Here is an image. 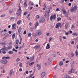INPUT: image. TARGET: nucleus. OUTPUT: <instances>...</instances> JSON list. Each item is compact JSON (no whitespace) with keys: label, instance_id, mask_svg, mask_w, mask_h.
<instances>
[{"label":"nucleus","instance_id":"nucleus-45","mask_svg":"<svg viewBox=\"0 0 78 78\" xmlns=\"http://www.w3.org/2000/svg\"><path fill=\"white\" fill-rule=\"evenodd\" d=\"M51 39H52V38H51V37H50L49 40V42H50V41H51Z\"/></svg>","mask_w":78,"mask_h":78},{"label":"nucleus","instance_id":"nucleus-42","mask_svg":"<svg viewBox=\"0 0 78 78\" xmlns=\"http://www.w3.org/2000/svg\"><path fill=\"white\" fill-rule=\"evenodd\" d=\"M8 45H9L10 46L11 45H12V42H10L8 43Z\"/></svg>","mask_w":78,"mask_h":78},{"label":"nucleus","instance_id":"nucleus-60","mask_svg":"<svg viewBox=\"0 0 78 78\" xmlns=\"http://www.w3.org/2000/svg\"><path fill=\"white\" fill-rule=\"evenodd\" d=\"M30 16V14H29L27 16V18H28Z\"/></svg>","mask_w":78,"mask_h":78},{"label":"nucleus","instance_id":"nucleus-53","mask_svg":"<svg viewBox=\"0 0 78 78\" xmlns=\"http://www.w3.org/2000/svg\"><path fill=\"white\" fill-rule=\"evenodd\" d=\"M9 34H11L12 33V32L10 31H9Z\"/></svg>","mask_w":78,"mask_h":78},{"label":"nucleus","instance_id":"nucleus-3","mask_svg":"<svg viewBox=\"0 0 78 78\" xmlns=\"http://www.w3.org/2000/svg\"><path fill=\"white\" fill-rule=\"evenodd\" d=\"M36 33L38 36H40L41 35H42V32L40 30H37L36 31Z\"/></svg>","mask_w":78,"mask_h":78},{"label":"nucleus","instance_id":"nucleus-44","mask_svg":"<svg viewBox=\"0 0 78 78\" xmlns=\"http://www.w3.org/2000/svg\"><path fill=\"white\" fill-rule=\"evenodd\" d=\"M64 0H62L61 1V3L62 4H63V3H64Z\"/></svg>","mask_w":78,"mask_h":78},{"label":"nucleus","instance_id":"nucleus-54","mask_svg":"<svg viewBox=\"0 0 78 78\" xmlns=\"http://www.w3.org/2000/svg\"><path fill=\"white\" fill-rule=\"evenodd\" d=\"M19 66L20 67H22V64L21 63L19 65Z\"/></svg>","mask_w":78,"mask_h":78},{"label":"nucleus","instance_id":"nucleus-32","mask_svg":"<svg viewBox=\"0 0 78 78\" xmlns=\"http://www.w3.org/2000/svg\"><path fill=\"white\" fill-rule=\"evenodd\" d=\"M67 27H68V25H67V23H66L65 26V28H67Z\"/></svg>","mask_w":78,"mask_h":78},{"label":"nucleus","instance_id":"nucleus-4","mask_svg":"<svg viewBox=\"0 0 78 78\" xmlns=\"http://www.w3.org/2000/svg\"><path fill=\"white\" fill-rule=\"evenodd\" d=\"M45 19L44 17H42L41 18V19L39 20V22L40 23H44Z\"/></svg>","mask_w":78,"mask_h":78},{"label":"nucleus","instance_id":"nucleus-64","mask_svg":"<svg viewBox=\"0 0 78 78\" xmlns=\"http://www.w3.org/2000/svg\"><path fill=\"white\" fill-rule=\"evenodd\" d=\"M65 34H66V35H69V33H68V32L66 33H65Z\"/></svg>","mask_w":78,"mask_h":78},{"label":"nucleus","instance_id":"nucleus-2","mask_svg":"<svg viewBox=\"0 0 78 78\" xmlns=\"http://www.w3.org/2000/svg\"><path fill=\"white\" fill-rule=\"evenodd\" d=\"M76 9H77V6L76 5L75 6H74V7L71 8L70 11L71 12H73V11L75 12V11H76Z\"/></svg>","mask_w":78,"mask_h":78},{"label":"nucleus","instance_id":"nucleus-41","mask_svg":"<svg viewBox=\"0 0 78 78\" xmlns=\"http://www.w3.org/2000/svg\"><path fill=\"white\" fill-rule=\"evenodd\" d=\"M41 68V65H40L38 67V70H39Z\"/></svg>","mask_w":78,"mask_h":78},{"label":"nucleus","instance_id":"nucleus-40","mask_svg":"<svg viewBox=\"0 0 78 78\" xmlns=\"http://www.w3.org/2000/svg\"><path fill=\"white\" fill-rule=\"evenodd\" d=\"M14 19V17H10V20H13V19Z\"/></svg>","mask_w":78,"mask_h":78},{"label":"nucleus","instance_id":"nucleus-7","mask_svg":"<svg viewBox=\"0 0 78 78\" xmlns=\"http://www.w3.org/2000/svg\"><path fill=\"white\" fill-rule=\"evenodd\" d=\"M0 62H1V63H2V64H4V65H6L8 62V61H7V60H1L0 61Z\"/></svg>","mask_w":78,"mask_h":78},{"label":"nucleus","instance_id":"nucleus-38","mask_svg":"<svg viewBox=\"0 0 78 78\" xmlns=\"http://www.w3.org/2000/svg\"><path fill=\"white\" fill-rule=\"evenodd\" d=\"M72 73V70H71L69 71L68 72V74H70L71 73Z\"/></svg>","mask_w":78,"mask_h":78},{"label":"nucleus","instance_id":"nucleus-11","mask_svg":"<svg viewBox=\"0 0 78 78\" xmlns=\"http://www.w3.org/2000/svg\"><path fill=\"white\" fill-rule=\"evenodd\" d=\"M45 72H42L41 75V78H43L45 76Z\"/></svg>","mask_w":78,"mask_h":78},{"label":"nucleus","instance_id":"nucleus-57","mask_svg":"<svg viewBox=\"0 0 78 78\" xmlns=\"http://www.w3.org/2000/svg\"><path fill=\"white\" fill-rule=\"evenodd\" d=\"M5 15H2L1 16V17H5Z\"/></svg>","mask_w":78,"mask_h":78},{"label":"nucleus","instance_id":"nucleus-6","mask_svg":"<svg viewBox=\"0 0 78 78\" xmlns=\"http://www.w3.org/2000/svg\"><path fill=\"white\" fill-rule=\"evenodd\" d=\"M18 32L19 36L21 37V36L20 35V34H22V28H21V27H19V28L18 30Z\"/></svg>","mask_w":78,"mask_h":78},{"label":"nucleus","instance_id":"nucleus-61","mask_svg":"<svg viewBox=\"0 0 78 78\" xmlns=\"http://www.w3.org/2000/svg\"><path fill=\"white\" fill-rule=\"evenodd\" d=\"M75 27V26L73 25H72V28H73Z\"/></svg>","mask_w":78,"mask_h":78},{"label":"nucleus","instance_id":"nucleus-50","mask_svg":"<svg viewBox=\"0 0 78 78\" xmlns=\"http://www.w3.org/2000/svg\"><path fill=\"white\" fill-rule=\"evenodd\" d=\"M48 61H49V63H50V64H51V61H50V58H49L48 59Z\"/></svg>","mask_w":78,"mask_h":78},{"label":"nucleus","instance_id":"nucleus-49","mask_svg":"<svg viewBox=\"0 0 78 78\" xmlns=\"http://www.w3.org/2000/svg\"><path fill=\"white\" fill-rule=\"evenodd\" d=\"M43 6L44 8H46V4L44 3Z\"/></svg>","mask_w":78,"mask_h":78},{"label":"nucleus","instance_id":"nucleus-29","mask_svg":"<svg viewBox=\"0 0 78 78\" xmlns=\"http://www.w3.org/2000/svg\"><path fill=\"white\" fill-rule=\"evenodd\" d=\"M61 20V18L60 17H58L57 19V22H59V21H60Z\"/></svg>","mask_w":78,"mask_h":78},{"label":"nucleus","instance_id":"nucleus-15","mask_svg":"<svg viewBox=\"0 0 78 78\" xmlns=\"http://www.w3.org/2000/svg\"><path fill=\"white\" fill-rule=\"evenodd\" d=\"M36 48V50H38L39 49V48H40V45H36V46L34 47V48Z\"/></svg>","mask_w":78,"mask_h":78},{"label":"nucleus","instance_id":"nucleus-18","mask_svg":"<svg viewBox=\"0 0 78 78\" xmlns=\"http://www.w3.org/2000/svg\"><path fill=\"white\" fill-rule=\"evenodd\" d=\"M50 48V44H48L46 48L47 49H49Z\"/></svg>","mask_w":78,"mask_h":78},{"label":"nucleus","instance_id":"nucleus-12","mask_svg":"<svg viewBox=\"0 0 78 78\" xmlns=\"http://www.w3.org/2000/svg\"><path fill=\"white\" fill-rule=\"evenodd\" d=\"M6 41H4V42H2V43H0V44L1 45L3 46V47H5V45H6Z\"/></svg>","mask_w":78,"mask_h":78},{"label":"nucleus","instance_id":"nucleus-17","mask_svg":"<svg viewBox=\"0 0 78 78\" xmlns=\"http://www.w3.org/2000/svg\"><path fill=\"white\" fill-rule=\"evenodd\" d=\"M16 26V24H14L12 25V30H16V28L15 27Z\"/></svg>","mask_w":78,"mask_h":78},{"label":"nucleus","instance_id":"nucleus-19","mask_svg":"<svg viewBox=\"0 0 78 78\" xmlns=\"http://www.w3.org/2000/svg\"><path fill=\"white\" fill-rule=\"evenodd\" d=\"M38 25H39L38 22H37L35 25V28H36Z\"/></svg>","mask_w":78,"mask_h":78},{"label":"nucleus","instance_id":"nucleus-21","mask_svg":"<svg viewBox=\"0 0 78 78\" xmlns=\"http://www.w3.org/2000/svg\"><path fill=\"white\" fill-rule=\"evenodd\" d=\"M5 33H5V32L4 31V30H2L1 33L2 35L3 36V35H5Z\"/></svg>","mask_w":78,"mask_h":78},{"label":"nucleus","instance_id":"nucleus-33","mask_svg":"<svg viewBox=\"0 0 78 78\" xmlns=\"http://www.w3.org/2000/svg\"><path fill=\"white\" fill-rule=\"evenodd\" d=\"M29 4L32 6L33 5V2H32L31 1L29 2Z\"/></svg>","mask_w":78,"mask_h":78},{"label":"nucleus","instance_id":"nucleus-27","mask_svg":"<svg viewBox=\"0 0 78 78\" xmlns=\"http://www.w3.org/2000/svg\"><path fill=\"white\" fill-rule=\"evenodd\" d=\"M22 23V21L21 20H19L17 22V23L18 25H20V23Z\"/></svg>","mask_w":78,"mask_h":78},{"label":"nucleus","instance_id":"nucleus-52","mask_svg":"<svg viewBox=\"0 0 78 78\" xmlns=\"http://www.w3.org/2000/svg\"><path fill=\"white\" fill-rule=\"evenodd\" d=\"M71 44H72V45H73V44H74V41H73L71 42Z\"/></svg>","mask_w":78,"mask_h":78},{"label":"nucleus","instance_id":"nucleus-43","mask_svg":"<svg viewBox=\"0 0 78 78\" xmlns=\"http://www.w3.org/2000/svg\"><path fill=\"white\" fill-rule=\"evenodd\" d=\"M76 54V56H77V57H78V52L76 51L75 52V54Z\"/></svg>","mask_w":78,"mask_h":78},{"label":"nucleus","instance_id":"nucleus-35","mask_svg":"<svg viewBox=\"0 0 78 78\" xmlns=\"http://www.w3.org/2000/svg\"><path fill=\"white\" fill-rule=\"evenodd\" d=\"M12 12H13V10L12 9L9 10V12L10 14H11V13H12Z\"/></svg>","mask_w":78,"mask_h":78},{"label":"nucleus","instance_id":"nucleus-47","mask_svg":"<svg viewBox=\"0 0 78 78\" xmlns=\"http://www.w3.org/2000/svg\"><path fill=\"white\" fill-rule=\"evenodd\" d=\"M34 59V58H33V56H32V57H30L31 60H33Z\"/></svg>","mask_w":78,"mask_h":78},{"label":"nucleus","instance_id":"nucleus-63","mask_svg":"<svg viewBox=\"0 0 78 78\" xmlns=\"http://www.w3.org/2000/svg\"><path fill=\"white\" fill-rule=\"evenodd\" d=\"M47 62H45L44 63V65L46 66H47Z\"/></svg>","mask_w":78,"mask_h":78},{"label":"nucleus","instance_id":"nucleus-14","mask_svg":"<svg viewBox=\"0 0 78 78\" xmlns=\"http://www.w3.org/2000/svg\"><path fill=\"white\" fill-rule=\"evenodd\" d=\"M50 11V9L48 8L46 10V12L47 13V14L48 15H49V13Z\"/></svg>","mask_w":78,"mask_h":78},{"label":"nucleus","instance_id":"nucleus-30","mask_svg":"<svg viewBox=\"0 0 78 78\" xmlns=\"http://www.w3.org/2000/svg\"><path fill=\"white\" fill-rule=\"evenodd\" d=\"M33 36H34V37H36V36H37V34H35L34 33H33Z\"/></svg>","mask_w":78,"mask_h":78},{"label":"nucleus","instance_id":"nucleus-25","mask_svg":"<svg viewBox=\"0 0 78 78\" xmlns=\"http://www.w3.org/2000/svg\"><path fill=\"white\" fill-rule=\"evenodd\" d=\"M72 34L73 36H78V34L76 33H73Z\"/></svg>","mask_w":78,"mask_h":78},{"label":"nucleus","instance_id":"nucleus-51","mask_svg":"<svg viewBox=\"0 0 78 78\" xmlns=\"http://www.w3.org/2000/svg\"><path fill=\"white\" fill-rule=\"evenodd\" d=\"M52 56H53V57H55L56 56V54H53L52 55Z\"/></svg>","mask_w":78,"mask_h":78},{"label":"nucleus","instance_id":"nucleus-26","mask_svg":"<svg viewBox=\"0 0 78 78\" xmlns=\"http://www.w3.org/2000/svg\"><path fill=\"white\" fill-rule=\"evenodd\" d=\"M16 36V34H13L12 36V39H14V37H15V36Z\"/></svg>","mask_w":78,"mask_h":78},{"label":"nucleus","instance_id":"nucleus-24","mask_svg":"<svg viewBox=\"0 0 78 78\" xmlns=\"http://www.w3.org/2000/svg\"><path fill=\"white\" fill-rule=\"evenodd\" d=\"M64 77L65 78H71L69 76L67 75H65Z\"/></svg>","mask_w":78,"mask_h":78},{"label":"nucleus","instance_id":"nucleus-5","mask_svg":"<svg viewBox=\"0 0 78 78\" xmlns=\"http://www.w3.org/2000/svg\"><path fill=\"white\" fill-rule=\"evenodd\" d=\"M21 7H19V9H18V11L17 12V15L18 16H21V14L20 12H21Z\"/></svg>","mask_w":78,"mask_h":78},{"label":"nucleus","instance_id":"nucleus-13","mask_svg":"<svg viewBox=\"0 0 78 78\" xmlns=\"http://www.w3.org/2000/svg\"><path fill=\"white\" fill-rule=\"evenodd\" d=\"M60 25H61V23H58L56 24L55 28H59V27H60Z\"/></svg>","mask_w":78,"mask_h":78},{"label":"nucleus","instance_id":"nucleus-36","mask_svg":"<svg viewBox=\"0 0 78 78\" xmlns=\"http://www.w3.org/2000/svg\"><path fill=\"white\" fill-rule=\"evenodd\" d=\"M72 73H74V71H75V69H73V68H72V69H71Z\"/></svg>","mask_w":78,"mask_h":78},{"label":"nucleus","instance_id":"nucleus-22","mask_svg":"<svg viewBox=\"0 0 78 78\" xmlns=\"http://www.w3.org/2000/svg\"><path fill=\"white\" fill-rule=\"evenodd\" d=\"M2 59H10V57H9V56H7V57H3L2 58Z\"/></svg>","mask_w":78,"mask_h":78},{"label":"nucleus","instance_id":"nucleus-9","mask_svg":"<svg viewBox=\"0 0 78 78\" xmlns=\"http://www.w3.org/2000/svg\"><path fill=\"white\" fill-rule=\"evenodd\" d=\"M9 74L11 76H12L14 75V71H13V69H12L10 70Z\"/></svg>","mask_w":78,"mask_h":78},{"label":"nucleus","instance_id":"nucleus-56","mask_svg":"<svg viewBox=\"0 0 78 78\" xmlns=\"http://www.w3.org/2000/svg\"><path fill=\"white\" fill-rule=\"evenodd\" d=\"M56 10L57 11H59V8H57L56 9Z\"/></svg>","mask_w":78,"mask_h":78},{"label":"nucleus","instance_id":"nucleus-8","mask_svg":"<svg viewBox=\"0 0 78 78\" xmlns=\"http://www.w3.org/2000/svg\"><path fill=\"white\" fill-rule=\"evenodd\" d=\"M56 15L54 14L53 16H51L50 17V20H53V19L55 20V19H56Z\"/></svg>","mask_w":78,"mask_h":78},{"label":"nucleus","instance_id":"nucleus-37","mask_svg":"<svg viewBox=\"0 0 78 78\" xmlns=\"http://www.w3.org/2000/svg\"><path fill=\"white\" fill-rule=\"evenodd\" d=\"M32 34H31V33H28V36H31Z\"/></svg>","mask_w":78,"mask_h":78},{"label":"nucleus","instance_id":"nucleus-16","mask_svg":"<svg viewBox=\"0 0 78 78\" xmlns=\"http://www.w3.org/2000/svg\"><path fill=\"white\" fill-rule=\"evenodd\" d=\"M27 0H25L23 5L24 7H25L26 8L27 6Z\"/></svg>","mask_w":78,"mask_h":78},{"label":"nucleus","instance_id":"nucleus-1","mask_svg":"<svg viewBox=\"0 0 78 78\" xmlns=\"http://www.w3.org/2000/svg\"><path fill=\"white\" fill-rule=\"evenodd\" d=\"M12 48V46H9L7 47H4L2 48V50H3L2 53L3 54H5L6 53V51H8V50H10V49H11Z\"/></svg>","mask_w":78,"mask_h":78},{"label":"nucleus","instance_id":"nucleus-28","mask_svg":"<svg viewBox=\"0 0 78 78\" xmlns=\"http://www.w3.org/2000/svg\"><path fill=\"white\" fill-rule=\"evenodd\" d=\"M71 66H73L74 65V61H72L71 63Z\"/></svg>","mask_w":78,"mask_h":78},{"label":"nucleus","instance_id":"nucleus-23","mask_svg":"<svg viewBox=\"0 0 78 78\" xmlns=\"http://www.w3.org/2000/svg\"><path fill=\"white\" fill-rule=\"evenodd\" d=\"M8 53H9V54H10V55H12L14 53V52L12 51H9Z\"/></svg>","mask_w":78,"mask_h":78},{"label":"nucleus","instance_id":"nucleus-39","mask_svg":"<svg viewBox=\"0 0 78 78\" xmlns=\"http://www.w3.org/2000/svg\"><path fill=\"white\" fill-rule=\"evenodd\" d=\"M71 55H72V56L71 57L72 58H73V56H74V55H75V54H74V53L72 52L71 53Z\"/></svg>","mask_w":78,"mask_h":78},{"label":"nucleus","instance_id":"nucleus-34","mask_svg":"<svg viewBox=\"0 0 78 78\" xmlns=\"http://www.w3.org/2000/svg\"><path fill=\"white\" fill-rule=\"evenodd\" d=\"M59 65L60 66H62V65H63V62L62 61L60 62L59 63Z\"/></svg>","mask_w":78,"mask_h":78},{"label":"nucleus","instance_id":"nucleus-46","mask_svg":"<svg viewBox=\"0 0 78 78\" xmlns=\"http://www.w3.org/2000/svg\"><path fill=\"white\" fill-rule=\"evenodd\" d=\"M39 16L38 15H37L36 16V18H37V19H39Z\"/></svg>","mask_w":78,"mask_h":78},{"label":"nucleus","instance_id":"nucleus-62","mask_svg":"<svg viewBox=\"0 0 78 78\" xmlns=\"http://www.w3.org/2000/svg\"><path fill=\"white\" fill-rule=\"evenodd\" d=\"M71 5L72 4H71V3H69L68 4L69 6H71Z\"/></svg>","mask_w":78,"mask_h":78},{"label":"nucleus","instance_id":"nucleus-59","mask_svg":"<svg viewBox=\"0 0 78 78\" xmlns=\"http://www.w3.org/2000/svg\"><path fill=\"white\" fill-rule=\"evenodd\" d=\"M27 34V31L26 30H25L23 32V34Z\"/></svg>","mask_w":78,"mask_h":78},{"label":"nucleus","instance_id":"nucleus-10","mask_svg":"<svg viewBox=\"0 0 78 78\" xmlns=\"http://www.w3.org/2000/svg\"><path fill=\"white\" fill-rule=\"evenodd\" d=\"M15 44L14 45L15 47H16V46H18V43L19 42V41L18 40H16L15 41Z\"/></svg>","mask_w":78,"mask_h":78},{"label":"nucleus","instance_id":"nucleus-58","mask_svg":"<svg viewBox=\"0 0 78 78\" xmlns=\"http://www.w3.org/2000/svg\"><path fill=\"white\" fill-rule=\"evenodd\" d=\"M21 48H22V47L21 46H20L19 47V50H21Z\"/></svg>","mask_w":78,"mask_h":78},{"label":"nucleus","instance_id":"nucleus-31","mask_svg":"<svg viewBox=\"0 0 78 78\" xmlns=\"http://www.w3.org/2000/svg\"><path fill=\"white\" fill-rule=\"evenodd\" d=\"M34 64V62H32L30 63L29 64V66H32V65H33V64Z\"/></svg>","mask_w":78,"mask_h":78},{"label":"nucleus","instance_id":"nucleus-20","mask_svg":"<svg viewBox=\"0 0 78 78\" xmlns=\"http://www.w3.org/2000/svg\"><path fill=\"white\" fill-rule=\"evenodd\" d=\"M62 11L63 12V14H66L67 13V12L66 11V10L64 9H62Z\"/></svg>","mask_w":78,"mask_h":78},{"label":"nucleus","instance_id":"nucleus-55","mask_svg":"<svg viewBox=\"0 0 78 78\" xmlns=\"http://www.w3.org/2000/svg\"><path fill=\"white\" fill-rule=\"evenodd\" d=\"M19 70L20 72H22V68H20V69Z\"/></svg>","mask_w":78,"mask_h":78},{"label":"nucleus","instance_id":"nucleus-48","mask_svg":"<svg viewBox=\"0 0 78 78\" xmlns=\"http://www.w3.org/2000/svg\"><path fill=\"white\" fill-rule=\"evenodd\" d=\"M20 61V59L19 58H17L16 59V61Z\"/></svg>","mask_w":78,"mask_h":78}]
</instances>
